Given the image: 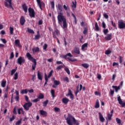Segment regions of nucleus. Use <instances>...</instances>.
<instances>
[{
    "label": "nucleus",
    "instance_id": "f257e3e1",
    "mask_svg": "<svg viewBox=\"0 0 125 125\" xmlns=\"http://www.w3.org/2000/svg\"><path fill=\"white\" fill-rule=\"evenodd\" d=\"M56 7L58 14L57 17L58 23L62 29H67L68 28V24H67L66 18H65V16L63 15V13H62V11H63L62 5L61 4H58Z\"/></svg>",
    "mask_w": 125,
    "mask_h": 125
},
{
    "label": "nucleus",
    "instance_id": "f03ea898",
    "mask_svg": "<svg viewBox=\"0 0 125 125\" xmlns=\"http://www.w3.org/2000/svg\"><path fill=\"white\" fill-rule=\"evenodd\" d=\"M64 117L65 119V121H66L67 125H73H73H80V122L76 120L75 117L72 116V115L68 114L67 118L66 117V115H64Z\"/></svg>",
    "mask_w": 125,
    "mask_h": 125
},
{
    "label": "nucleus",
    "instance_id": "7ed1b4c3",
    "mask_svg": "<svg viewBox=\"0 0 125 125\" xmlns=\"http://www.w3.org/2000/svg\"><path fill=\"white\" fill-rule=\"evenodd\" d=\"M67 56H69V57H73V55H72L71 53H67L65 55L62 56V58H64V59H67L68 60H69V61H71V62H74V61H76V59H71L70 58H67Z\"/></svg>",
    "mask_w": 125,
    "mask_h": 125
},
{
    "label": "nucleus",
    "instance_id": "20e7f679",
    "mask_svg": "<svg viewBox=\"0 0 125 125\" xmlns=\"http://www.w3.org/2000/svg\"><path fill=\"white\" fill-rule=\"evenodd\" d=\"M28 12H29V16L31 17V18H35V15H36V12H35V10H34V9L32 8H29Z\"/></svg>",
    "mask_w": 125,
    "mask_h": 125
},
{
    "label": "nucleus",
    "instance_id": "39448f33",
    "mask_svg": "<svg viewBox=\"0 0 125 125\" xmlns=\"http://www.w3.org/2000/svg\"><path fill=\"white\" fill-rule=\"evenodd\" d=\"M25 58L23 57H20L17 59V63L18 64H19V65H22V64H24V63H25Z\"/></svg>",
    "mask_w": 125,
    "mask_h": 125
},
{
    "label": "nucleus",
    "instance_id": "423d86ee",
    "mask_svg": "<svg viewBox=\"0 0 125 125\" xmlns=\"http://www.w3.org/2000/svg\"><path fill=\"white\" fill-rule=\"evenodd\" d=\"M32 105H33V104H32V103L29 102L28 103H25L23 107L24 108V109H25V110H26V111H28V110L30 109V107L32 106Z\"/></svg>",
    "mask_w": 125,
    "mask_h": 125
},
{
    "label": "nucleus",
    "instance_id": "0eeeda50",
    "mask_svg": "<svg viewBox=\"0 0 125 125\" xmlns=\"http://www.w3.org/2000/svg\"><path fill=\"white\" fill-rule=\"evenodd\" d=\"M79 87H80V89L79 90ZM82 89H83V91H84L85 90V87L84 86L83 87V85L82 84H80V86H79L78 85L77 87V90H76V92H75V95H77L78 93H79V92H80V91L82 90Z\"/></svg>",
    "mask_w": 125,
    "mask_h": 125
},
{
    "label": "nucleus",
    "instance_id": "6e6552de",
    "mask_svg": "<svg viewBox=\"0 0 125 125\" xmlns=\"http://www.w3.org/2000/svg\"><path fill=\"white\" fill-rule=\"evenodd\" d=\"M118 27L119 29H124L125 28V23L124 21L120 20L118 21Z\"/></svg>",
    "mask_w": 125,
    "mask_h": 125
},
{
    "label": "nucleus",
    "instance_id": "1a4fd4ad",
    "mask_svg": "<svg viewBox=\"0 0 125 125\" xmlns=\"http://www.w3.org/2000/svg\"><path fill=\"white\" fill-rule=\"evenodd\" d=\"M117 101H118L120 105H121V107H125V102H124L121 99V96H119L117 98Z\"/></svg>",
    "mask_w": 125,
    "mask_h": 125
},
{
    "label": "nucleus",
    "instance_id": "9d476101",
    "mask_svg": "<svg viewBox=\"0 0 125 125\" xmlns=\"http://www.w3.org/2000/svg\"><path fill=\"white\" fill-rule=\"evenodd\" d=\"M5 6L6 7H11L12 8V3H11V0H6V1L5 2Z\"/></svg>",
    "mask_w": 125,
    "mask_h": 125
},
{
    "label": "nucleus",
    "instance_id": "9b49d317",
    "mask_svg": "<svg viewBox=\"0 0 125 125\" xmlns=\"http://www.w3.org/2000/svg\"><path fill=\"white\" fill-rule=\"evenodd\" d=\"M36 1L40 8L41 9V10H42V6H44L45 5L44 3L42 1H41V0H36Z\"/></svg>",
    "mask_w": 125,
    "mask_h": 125
},
{
    "label": "nucleus",
    "instance_id": "f8f14e48",
    "mask_svg": "<svg viewBox=\"0 0 125 125\" xmlns=\"http://www.w3.org/2000/svg\"><path fill=\"white\" fill-rule=\"evenodd\" d=\"M40 113L41 116L43 117H46L47 116V112L43 110H40Z\"/></svg>",
    "mask_w": 125,
    "mask_h": 125
},
{
    "label": "nucleus",
    "instance_id": "ddd939ff",
    "mask_svg": "<svg viewBox=\"0 0 125 125\" xmlns=\"http://www.w3.org/2000/svg\"><path fill=\"white\" fill-rule=\"evenodd\" d=\"M37 76L38 80H40V81H42V72H40V71H38L37 72Z\"/></svg>",
    "mask_w": 125,
    "mask_h": 125
},
{
    "label": "nucleus",
    "instance_id": "4468645a",
    "mask_svg": "<svg viewBox=\"0 0 125 125\" xmlns=\"http://www.w3.org/2000/svg\"><path fill=\"white\" fill-rule=\"evenodd\" d=\"M26 55V57H27L28 60L33 61V60H34V59H34V58L32 56V55H31V54H30V53H27Z\"/></svg>",
    "mask_w": 125,
    "mask_h": 125
},
{
    "label": "nucleus",
    "instance_id": "2eb2a0df",
    "mask_svg": "<svg viewBox=\"0 0 125 125\" xmlns=\"http://www.w3.org/2000/svg\"><path fill=\"white\" fill-rule=\"evenodd\" d=\"M87 45H88V43H85L83 45H82L81 48L82 50H83V51L86 50V48H87Z\"/></svg>",
    "mask_w": 125,
    "mask_h": 125
},
{
    "label": "nucleus",
    "instance_id": "dca6fc26",
    "mask_svg": "<svg viewBox=\"0 0 125 125\" xmlns=\"http://www.w3.org/2000/svg\"><path fill=\"white\" fill-rule=\"evenodd\" d=\"M99 115L100 121L102 122V123H104V122L105 121V119L104 118V117H103V115L100 112L99 113Z\"/></svg>",
    "mask_w": 125,
    "mask_h": 125
},
{
    "label": "nucleus",
    "instance_id": "f3484780",
    "mask_svg": "<svg viewBox=\"0 0 125 125\" xmlns=\"http://www.w3.org/2000/svg\"><path fill=\"white\" fill-rule=\"evenodd\" d=\"M62 103H63V104H68V103L69 102V100L68 98L65 97L62 100Z\"/></svg>",
    "mask_w": 125,
    "mask_h": 125
},
{
    "label": "nucleus",
    "instance_id": "a211bd4d",
    "mask_svg": "<svg viewBox=\"0 0 125 125\" xmlns=\"http://www.w3.org/2000/svg\"><path fill=\"white\" fill-rule=\"evenodd\" d=\"M106 41H111L112 40V33L108 34L105 37Z\"/></svg>",
    "mask_w": 125,
    "mask_h": 125
},
{
    "label": "nucleus",
    "instance_id": "6ab92c4d",
    "mask_svg": "<svg viewBox=\"0 0 125 125\" xmlns=\"http://www.w3.org/2000/svg\"><path fill=\"white\" fill-rule=\"evenodd\" d=\"M25 18L23 16L21 17V19H20V23L23 26L24 24L25 23Z\"/></svg>",
    "mask_w": 125,
    "mask_h": 125
},
{
    "label": "nucleus",
    "instance_id": "aec40b11",
    "mask_svg": "<svg viewBox=\"0 0 125 125\" xmlns=\"http://www.w3.org/2000/svg\"><path fill=\"white\" fill-rule=\"evenodd\" d=\"M113 112H114V110H112L110 111V113H109L107 115V118H108V120H109V121H111V118H112V117H113Z\"/></svg>",
    "mask_w": 125,
    "mask_h": 125
},
{
    "label": "nucleus",
    "instance_id": "412c9836",
    "mask_svg": "<svg viewBox=\"0 0 125 125\" xmlns=\"http://www.w3.org/2000/svg\"><path fill=\"white\" fill-rule=\"evenodd\" d=\"M33 63L34 64L32 65V69L35 70L36 69V66L37 65V60L36 59H33L32 60Z\"/></svg>",
    "mask_w": 125,
    "mask_h": 125
},
{
    "label": "nucleus",
    "instance_id": "4be33fe9",
    "mask_svg": "<svg viewBox=\"0 0 125 125\" xmlns=\"http://www.w3.org/2000/svg\"><path fill=\"white\" fill-rule=\"evenodd\" d=\"M74 53H76V54H80V53H81V52H80V48L78 47L74 48Z\"/></svg>",
    "mask_w": 125,
    "mask_h": 125
},
{
    "label": "nucleus",
    "instance_id": "5701e85b",
    "mask_svg": "<svg viewBox=\"0 0 125 125\" xmlns=\"http://www.w3.org/2000/svg\"><path fill=\"white\" fill-rule=\"evenodd\" d=\"M112 88H114V89H115V92H118V91H119V90H120V89H121V88L120 87V86H115V85H113L112 86Z\"/></svg>",
    "mask_w": 125,
    "mask_h": 125
},
{
    "label": "nucleus",
    "instance_id": "b1692460",
    "mask_svg": "<svg viewBox=\"0 0 125 125\" xmlns=\"http://www.w3.org/2000/svg\"><path fill=\"white\" fill-rule=\"evenodd\" d=\"M32 50L33 53H35V52H39V51H40V48L36 47L35 48H32Z\"/></svg>",
    "mask_w": 125,
    "mask_h": 125
},
{
    "label": "nucleus",
    "instance_id": "393cba45",
    "mask_svg": "<svg viewBox=\"0 0 125 125\" xmlns=\"http://www.w3.org/2000/svg\"><path fill=\"white\" fill-rule=\"evenodd\" d=\"M22 8L24 11L25 12V13H27L28 11V7H27L25 4L22 5Z\"/></svg>",
    "mask_w": 125,
    "mask_h": 125
},
{
    "label": "nucleus",
    "instance_id": "a878e982",
    "mask_svg": "<svg viewBox=\"0 0 125 125\" xmlns=\"http://www.w3.org/2000/svg\"><path fill=\"white\" fill-rule=\"evenodd\" d=\"M44 79L45 82L44 83V86H45L46 84H47V82H48V78H47V75H46V73H45Z\"/></svg>",
    "mask_w": 125,
    "mask_h": 125
},
{
    "label": "nucleus",
    "instance_id": "bb28decb",
    "mask_svg": "<svg viewBox=\"0 0 125 125\" xmlns=\"http://www.w3.org/2000/svg\"><path fill=\"white\" fill-rule=\"evenodd\" d=\"M15 43L16 45H18L19 47H21V45L20 44V41L19 40H15Z\"/></svg>",
    "mask_w": 125,
    "mask_h": 125
},
{
    "label": "nucleus",
    "instance_id": "cd10ccee",
    "mask_svg": "<svg viewBox=\"0 0 125 125\" xmlns=\"http://www.w3.org/2000/svg\"><path fill=\"white\" fill-rule=\"evenodd\" d=\"M50 92L52 98L54 99L55 98V91H54L53 89H51Z\"/></svg>",
    "mask_w": 125,
    "mask_h": 125
},
{
    "label": "nucleus",
    "instance_id": "c85d7f7f",
    "mask_svg": "<svg viewBox=\"0 0 125 125\" xmlns=\"http://www.w3.org/2000/svg\"><path fill=\"white\" fill-rule=\"evenodd\" d=\"M21 94H27L28 93V89H23L21 91Z\"/></svg>",
    "mask_w": 125,
    "mask_h": 125
},
{
    "label": "nucleus",
    "instance_id": "c756f323",
    "mask_svg": "<svg viewBox=\"0 0 125 125\" xmlns=\"http://www.w3.org/2000/svg\"><path fill=\"white\" fill-rule=\"evenodd\" d=\"M1 85L2 87H5V85H6V81H2L1 83Z\"/></svg>",
    "mask_w": 125,
    "mask_h": 125
},
{
    "label": "nucleus",
    "instance_id": "7c9ffc66",
    "mask_svg": "<svg viewBox=\"0 0 125 125\" xmlns=\"http://www.w3.org/2000/svg\"><path fill=\"white\" fill-rule=\"evenodd\" d=\"M100 105H99V101L98 99L96 100V104L95 105V108H99Z\"/></svg>",
    "mask_w": 125,
    "mask_h": 125
},
{
    "label": "nucleus",
    "instance_id": "2f4dec72",
    "mask_svg": "<svg viewBox=\"0 0 125 125\" xmlns=\"http://www.w3.org/2000/svg\"><path fill=\"white\" fill-rule=\"evenodd\" d=\"M82 66H83V68H85V69H87V68H88V67H89V64H88V63H82Z\"/></svg>",
    "mask_w": 125,
    "mask_h": 125
},
{
    "label": "nucleus",
    "instance_id": "473e14b6",
    "mask_svg": "<svg viewBox=\"0 0 125 125\" xmlns=\"http://www.w3.org/2000/svg\"><path fill=\"white\" fill-rule=\"evenodd\" d=\"M95 27L96 28V31H97V32L100 31V29L99 28V26H98V24L97 23V22H96L95 23Z\"/></svg>",
    "mask_w": 125,
    "mask_h": 125
},
{
    "label": "nucleus",
    "instance_id": "72a5a7b5",
    "mask_svg": "<svg viewBox=\"0 0 125 125\" xmlns=\"http://www.w3.org/2000/svg\"><path fill=\"white\" fill-rule=\"evenodd\" d=\"M72 8H76L77 7V2L72 1V4L71 5Z\"/></svg>",
    "mask_w": 125,
    "mask_h": 125
},
{
    "label": "nucleus",
    "instance_id": "f704fd0d",
    "mask_svg": "<svg viewBox=\"0 0 125 125\" xmlns=\"http://www.w3.org/2000/svg\"><path fill=\"white\" fill-rule=\"evenodd\" d=\"M39 99H43L44 98V96H43V94L42 93H40L39 96H38Z\"/></svg>",
    "mask_w": 125,
    "mask_h": 125
},
{
    "label": "nucleus",
    "instance_id": "c9c22d12",
    "mask_svg": "<svg viewBox=\"0 0 125 125\" xmlns=\"http://www.w3.org/2000/svg\"><path fill=\"white\" fill-rule=\"evenodd\" d=\"M52 74H53V70H51V71L49 73L48 76L47 77V79H49V78H50V77H51V76H52Z\"/></svg>",
    "mask_w": 125,
    "mask_h": 125
},
{
    "label": "nucleus",
    "instance_id": "e433bc0d",
    "mask_svg": "<svg viewBox=\"0 0 125 125\" xmlns=\"http://www.w3.org/2000/svg\"><path fill=\"white\" fill-rule=\"evenodd\" d=\"M21 123H22V119H20V120L16 122V125H21Z\"/></svg>",
    "mask_w": 125,
    "mask_h": 125
},
{
    "label": "nucleus",
    "instance_id": "4c0bfd02",
    "mask_svg": "<svg viewBox=\"0 0 125 125\" xmlns=\"http://www.w3.org/2000/svg\"><path fill=\"white\" fill-rule=\"evenodd\" d=\"M27 31L28 33H30V34H35V32H34V30L28 28H27Z\"/></svg>",
    "mask_w": 125,
    "mask_h": 125
},
{
    "label": "nucleus",
    "instance_id": "58836bf2",
    "mask_svg": "<svg viewBox=\"0 0 125 125\" xmlns=\"http://www.w3.org/2000/svg\"><path fill=\"white\" fill-rule=\"evenodd\" d=\"M48 104V100H47L43 103V107H46V105Z\"/></svg>",
    "mask_w": 125,
    "mask_h": 125
},
{
    "label": "nucleus",
    "instance_id": "ea45409f",
    "mask_svg": "<svg viewBox=\"0 0 125 125\" xmlns=\"http://www.w3.org/2000/svg\"><path fill=\"white\" fill-rule=\"evenodd\" d=\"M111 53H112V51L110 50H107L105 52V54L106 55H109V54H111Z\"/></svg>",
    "mask_w": 125,
    "mask_h": 125
},
{
    "label": "nucleus",
    "instance_id": "a19ab883",
    "mask_svg": "<svg viewBox=\"0 0 125 125\" xmlns=\"http://www.w3.org/2000/svg\"><path fill=\"white\" fill-rule=\"evenodd\" d=\"M13 31H14V29L13 28V27H11V26H10V34H11V35H13Z\"/></svg>",
    "mask_w": 125,
    "mask_h": 125
},
{
    "label": "nucleus",
    "instance_id": "79ce46f5",
    "mask_svg": "<svg viewBox=\"0 0 125 125\" xmlns=\"http://www.w3.org/2000/svg\"><path fill=\"white\" fill-rule=\"evenodd\" d=\"M64 70L65 71V72H66L68 75H70V70H69V68H68V67L64 68Z\"/></svg>",
    "mask_w": 125,
    "mask_h": 125
},
{
    "label": "nucleus",
    "instance_id": "37998d69",
    "mask_svg": "<svg viewBox=\"0 0 125 125\" xmlns=\"http://www.w3.org/2000/svg\"><path fill=\"white\" fill-rule=\"evenodd\" d=\"M54 110L55 112H60V108L57 107H55Z\"/></svg>",
    "mask_w": 125,
    "mask_h": 125
},
{
    "label": "nucleus",
    "instance_id": "c03bdc74",
    "mask_svg": "<svg viewBox=\"0 0 125 125\" xmlns=\"http://www.w3.org/2000/svg\"><path fill=\"white\" fill-rule=\"evenodd\" d=\"M54 84H56V85H59V84H60V82L57 81V80H54Z\"/></svg>",
    "mask_w": 125,
    "mask_h": 125
},
{
    "label": "nucleus",
    "instance_id": "a18cd8bd",
    "mask_svg": "<svg viewBox=\"0 0 125 125\" xmlns=\"http://www.w3.org/2000/svg\"><path fill=\"white\" fill-rule=\"evenodd\" d=\"M53 36L54 38H55V39H56V40H57L58 42L60 44V42L59 41V39H58V38H57V37H56V36H55V34H54V32H53Z\"/></svg>",
    "mask_w": 125,
    "mask_h": 125
},
{
    "label": "nucleus",
    "instance_id": "49530a36",
    "mask_svg": "<svg viewBox=\"0 0 125 125\" xmlns=\"http://www.w3.org/2000/svg\"><path fill=\"white\" fill-rule=\"evenodd\" d=\"M14 120H15V116L13 115L12 117L9 118V122H13Z\"/></svg>",
    "mask_w": 125,
    "mask_h": 125
},
{
    "label": "nucleus",
    "instance_id": "de8ad7c7",
    "mask_svg": "<svg viewBox=\"0 0 125 125\" xmlns=\"http://www.w3.org/2000/svg\"><path fill=\"white\" fill-rule=\"evenodd\" d=\"M15 77H14V80H17L18 79V73L16 72L15 75Z\"/></svg>",
    "mask_w": 125,
    "mask_h": 125
},
{
    "label": "nucleus",
    "instance_id": "09e8293b",
    "mask_svg": "<svg viewBox=\"0 0 125 125\" xmlns=\"http://www.w3.org/2000/svg\"><path fill=\"white\" fill-rule=\"evenodd\" d=\"M111 24L113 27H114V28H115V29H117V25H116V23L114 22L113 21H111Z\"/></svg>",
    "mask_w": 125,
    "mask_h": 125
},
{
    "label": "nucleus",
    "instance_id": "8fccbe9b",
    "mask_svg": "<svg viewBox=\"0 0 125 125\" xmlns=\"http://www.w3.org/2000/svg\"><path fill=\"white\" fill-rule=\"evenodd\" d=\"M40 37H41V35H40V34L35 35L34 40H39V39H40Z\"/></svg>",
    "mask_w": 125,
    "mask_h": 125
},
{
    "label": "nucleus",
    "instance_id": "3c124183",
    "mask_svg": "<svg viewBox=\"0 0 125 125\" xmlns=\"http://www.w3.org/2000/svg\"><path fill=\"white\" fill-rule=\"evenodd\" d=\"M55 33L57 35H60V31H59V30H58V29H55Z\"/></svg>",
    "mask_w": 125,
    "mask_h": 125
},
{
    "label": "nucleus",
    "instance_id": "603ef678",
    "mask_svg": "<svg viewBox=\"0 0 125 125\" xmlns=\"http://www.w3.org/2000/svg\"><path fill=\"white\" fill-rule=\"evenodd\" d=\"M104 17L105 18V19H108L109 18V16L107 14V13L104 14Z\"/></svg>",
    "mask_w": 125,
    "mask_h": 125
},
{
    "label": "nucleus",
    "instance_id": "864d4df0",
    "mask_svg": "<svg viewBox=\"0 0 125 125\" xmlns=\"http://www.w3.org/2000/svg\"><path fill=\"white\" fill-rule=\"evenodd\" d=\"M63 81L66 82V83H69V78L67 77H64L63 78Z\"/></svg>",
    "mask_w": 125,
    "mask_h": 125
},
{
    "label": "nucleus",
    "instance_id": "5fc2aeb1",
    "mask_svg": "<svg viewBox=\"0 0 125 125\" xmlns=\"http://www.w3.org/2000/svg\"><path fill=\"white\" fill-rule=\"evenodd\" d=\"M63 68V65H59L56 68V70L59 71V70H61V69H62Z\"/></svg>",
    "mask_w": 125,
    "mask_h": 125
},
{
    "label": "nucleus",
    "instance_id": "6e6d98bb",
    "mask_svg": "<svg viewBox=\"0 0 125 125\" xmlns=\"http://www.w3.org/2000/svg\"><path fill=\"white\" fill-rule=\"evenodd\" d=\"M102 27L104 28V29H106V24L104 21L102 22Z\"/></svg>",
    "mask_w": 125,
    "mask_h": 125
},
{
    "label": "nucleus",
    "instance_id": "4d7b16f0",
    "mask_svg": "<svg viewBox=\"0 0 125 125\" xmlns=\"http://www.w3.org/2000/svg\"><path fill=\"white\" fill-rule=\"evenodd\" d=\"M108 32L109 31H108V29H104V35H107V34H108Z\"/></svg>",
    "mask_w": 125,
    "mask_h": 125
},
{
    "label": "nucleus",
    "instance_id": "13d9d810",
    "mask_svg": "<svg viewBox=\"0 0 125 125\" xmlns=\"http://www.w3.org/2000/svg\"><path fill=\"white\" fill-rule=\"evenodd\" d=\"M51 7L54 9L55 7V4H54V1H52L51 2Z\"/></svg>",
    "mask_w": 125,
    "mask_h": 125
},
{
    "label": "nucleus",
    "instance_id": "bf43d9fd",
    "mask_svg": "<svg viewBox=\"0 0 125 125\" xmlns=\"http://www.w3.org/2000/svg\"><path fill=\"white\" fill-rule=\"evenodd\" d=\"M39 101H40V99H39L38 98L32 100V102L34 103L39 102Z\"/></svg>",
    "mask_w": 125,
    "mask_h": 125
},
{
    "label": "nucleus",
    "instance_id": "052dcab7",
    "mask_svg": "<svg viewBox=\"0 0 125 125\" xmlns=\"http://www.w3.org/2000/svg\"><path fill=\"white\" fill-rule=\"evenodd\" d=\"M47 48V44L46 43H45L43 46V49H44V50H46Z\"/></svg>",
    "mask_w": 125,
    "mask_h": 125
},
{
    "label": "nucleus",
    "instance_id": "680f3d73",
    "mask_svg": "<svg viewBox=\"0 0 125 125\" xmlns=\"http://www.w3.org/2000/svg\"><path fill=\"white\" fill-rule=\"evenodd\" d=\"M72 94H73L72 93V91H71L70 89H69V91H68V93H67V94L66 95V96H68V95H71Z\"/></svg>",
    "mask_w": 125,
    "mask_h": 125
},
{
    "label": "nucleus",
    "instance_id": "e2e57ef3",
    "mask_svg": "<svg viewBox=\"0 0 125 125\" xmlns=\"http://www.w3.org/2000/svg\"><path fill=\"white\" fill-rule=\"evenodd\" d=\"M116 122L117 123V124H121V119H119L118 118H117L116 119Z\"/></svg>",
    "mask_w": 125,
    "mask_h": 125
},
{
    "label": "nucleus",
    "instance_id": "0e129e2a",
    "mask_svg": "<svg viewBox=\"0 0 125 125\" xmlns=\"http://www.w3.org/2000/svg\"><path fill=\"white\" fill-rule=\"evenodd\" d=\"M15 72H16V69H14L12 70L11 72V76L13 75V74H14V73H15Z\"/></svg>",
    "mask_w": 125,
    "mask_h": 125
},
{
    "label": "nucleus",
    "instance_id": "69168bd1",
    "mask_svg": "<svg viewBox=\"0 0 125 125\" xmlns=\"http://www.w3.org/2000/svg\"><path fill=\"white\" fill-rule=\"evenodd\" d=\"M14 57V53H13V52H12L10 56V59H12V58H13Z\"/></svg>",
    "mask_w": 125,
    "mask_h": 125
},
{
    "label": "nucleus",
    "instance_id": "338daca9",
    "mask_svg": "<svg viewBox=\"0 0 125 125\" xmlns=\"http://www.w3.org/2000/svg\"><path fill=\"white\" fill-rule=\"evenodd\" d=\"M63 7L66 11H67V10H68V9H69V8H68V6H66V5H63Z\"/></svg>",
    "mask_w": 125,
    "mask_h": 125
},
{
    "label": "nucleus",
    "instance_id": "774afa93",
    "mask_svg": "<svg viewBox=\"0 0 125 125\" xmlns=\"http://www.w3.org/2000/svg\"><path fill=\"white\" fill-rule=\"evenodd\" d=\"M28 91L29 93H33V92H34V89H31L30 90H27V92Z\"/></svg>",
    "mask_w": 125,
    "mask_h": 125
}]
</instances>
